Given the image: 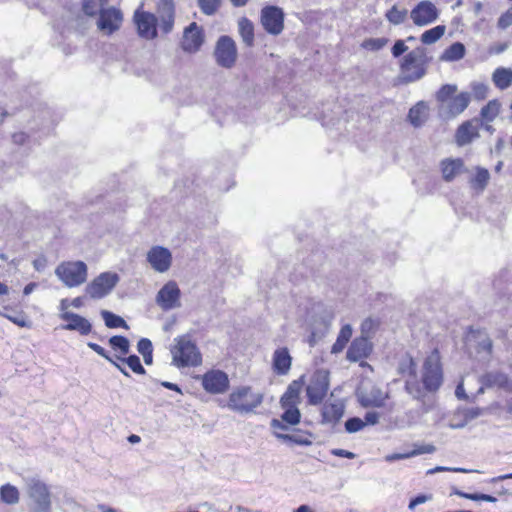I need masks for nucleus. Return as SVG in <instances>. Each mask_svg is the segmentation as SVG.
<instances>
[{
    "label": "nucleus",
    "instance_id": "50",
    "mask_svg": "<svg viewBox=\"0 0 512 512\" xmlns=\"http://www.w3.org/2000/svg\"><path fill=\"white\" fill-rule=\"evenodd\" d=\"M472 95L477 100H483L488 96L489 87L487 84L474 82L471 85Z\"/></svg>",
    "mask_w": 512,
    "mask_h": 512
},
{
    "label": "nucleus",
    "instance_id": "51",
    "mask_svg": "<svg viewBox=\"0 0 512 512\" xmlns=\"http://www.w3.org/2000/svg\"><path fill=\"white\" fill-rule=\"evenodd\" d=\"M365 426H366V423L358 417L349 418L345 422V430L348 433H356V432L362 430Z\"/></svg>",
    "mask_w": 512,
    "mask_h": 512
},
{
    "label": "nucleus",
    "instance_id": "29",
    "mask_svg": "<svg viewBox=\"0 0 512 512\" xmlns=\"http://www.w3.org/2000/svg\"><path fill=\"white\" fill-rule=\"evenodd\" d=\"M303 376L299 378L298 380L292 381L285 393L282 395L280 399L281 406H287V405H298L299 403V396L300 392L303 386Z\"/></svg>",
    "mask_w": 512,
    "mask_h": 512
},
{
    "label": "nucleus",
    "instance_id": "56",
    "mask_svg": "<svg viewBox=\"0 0 512 512\" xmlns=\"http://www.w3.org/2000/svg\"><path fill=\"white\" fill-rule=\"evenodd\" d=\"M376 323L372 318L365 319L361 324V333L362 336H366L368 338L369 334L373 331Z\"/></svg>",
    "mask_w": 512,
    "mask_h": 512
},
{
    "label": "nucleus",
    "instance_id": "20",
    "mask_svg": "<svg viewBox=\"0 0 512 512\" xmlns=\"http://www.w3.org/2000/svg\"><path fill=\"white\" fill-rule=\"evenodd\" d=\"M204 43L203 29L192 22L184 29L181 47L185 52L196 53Z\"/></svg>",
    "mask_w": 512,
    "mask_h": 512
},
{
    "label": "nucleus",
    "instance_id": "64",
    "mask_svg": "<svg viewBox=\"0 0 512 512\" xmlns=\"http://www.w3.org/2000/svg\"><path fill=\"white\" fill-rule=\"evenodd\" d=\"M346 344L347 343H345L344 341H342L341 339H339L337 337L336 342L333 344V346L331 348V353H333V354L340 353L341 351H343V349L345 348Z\"/></svg>",
    "mask_w": 512,
    "mask_h": 512
},
{
    "label": "nucleus",
    "instance_id": "18",
    "mask_svg": "<svg viewBox=\"0 0 512 512\" xmlns=\"http://www.w3.org/2000/svg\"><path fill=\"white\" fill-rule=\"evenodd\" d=\"M388 394L382 391L379 387L370 385L361 386L357 391V398L361 406L367 407H381L384 405Z\"/></svg>",
    "mask_w": 512,
    "mask_h": 512
},
{
    "label": "nucleus",
    "instance_id": "2",
    "mask_svg": "<svg viewBox=\"0 0 512 512\" xmlns=\"http://www.w3.org/2000/svg\"><path fill=\"white\" fill-rule=\"evenodd\" d=\"M263 394L255 392L250 386L235 388L229 395L227 407L240 414L254 412L263 402Z\"/></svg>",
    "mask_w": 512,
    "mask_h": 512
},
{
    "label": "nucleus",
    "instance_id": "10",
    "mask_svg": "<svg viewBox=\"0 0 512 512\" xmlns=\"http://www.w3.org/2000/svg\"><path fill=\"white\" fill-rule=\"evenodd\" d=\"M181 290L175 281H168L158 291L155 301L164 311L173 310L181 306Z\"/></svg>",
    "mask_w": 512,
    "mask_h": 512
},
{
    "label": "nucleus",
    "instance_id": "30",
    "mask_svg": "<svg viewBox=\"0 0 512 512\" xmlns=\"http://www.w3.org/2000/svg\"><path fill=\"white\" fill-rule=\"evenodd\" d=\"M408 118L414 127H420L423 125L428 119L427 104L423 101L418 102L409 110Z\"/></svg>",
    "mask_w": 512,
    "mask_h": 512
},
{
    "label": "nucleus",
    "instance_id": "13",
    "mask_svg": "<svg viewBox=\"0 0 512 512\" xmlns=\"http://www.w3.org/2000/svg\"><path fill=\"white\" fill-rule=\"evenodd\" d=\"M146 260L151 268L158 273H166L172 265V253L163 246H152L146 254Z\"/></svg>",
    "mask_w": 512,
    "mask_h": 512
},
{
    "label": "nucleus",
    "instance_id": "35",
    "mask_svg": "<svg viewBox=\"0 0 512 512\" xmlns=\"http://www.w3.org/2000/svg\"><path fill=\"white\" fill-rule=\"evenodd\" d=\"M501 104L498 100H490L482 107L480 116L484 122H492L500 113Z\"/></svg>",
    "mask_w": 512,
    "mask_h": 512
},
{
    "label": "nucleus",
    "instance_id": "52",
    "mask_svg": "<svg viewBox=\"0 0 512 512\" xmlns=\"http://www.w3.org/2000/svg\"><path fill=\"white\" fill-rule=\"evenodd\" d=\"M387 43V39L385 38H372V39H368V40H365L364 43H363V46L367 49H371V50H379L381 48H383Z\"/></svg>",
    "mask_w": 512,
    "mask_h": 512
},
{
    "label": "nucleus",
    "instance_id": "49",
    "mask_svg": "<svg viewBox=\"0 0 512 512\" xmlns=\"http://www.w3.org/2000/svg\"><path fill=\"white\" fill-rule=\"evenodd\" d=\"M0 315L6 317L7 319H9L11 322H13L14 324H16L19 327H26V328L31 327V322L27 319L26 315L23 312H17L13 315L2 314L0 312Z\"/></svg>",
    "mask_w": 512,
    "mask_h": 512
},
{
    "label": "nucleus",
    "instance_id": "5",
    "mask_svg": "<svg viewBox=\"0 0 512 512\" xmlns=\"http://www.w3.org/2000/svg\"><path fill=\"white\" fill-rule=\"evenodd\" d=\"M427 62L426 51L423 47H417L409 52L403 59L401 69L402 73L410 82L419 80L425 74V64Z\"/></svg>",
    "mask_w": 512,
    "mask_h": 512
},
{
    "label": "nucleus",
    "instance_id": "34",
    "mask_svg": "<svg viewBox=\"0 0 512 512\" xmlns=\"http://www.w3.org/2000/svg\"><path fill=\"white\" fill-rule=\"evenodd\" d=\"M0 498L5 504L15 505L19 502L20 494L15 486L5 484L0 487Z\"/></svg>",
    "mask_w": 512,
    "mask_h": 512
},
{
    "label": "nucleus",
    "instance_id": "6",
    "mask_svg": "<svg viewBox=\"0 0 512 512\" xmlns=\"http://www.w3.org/2000/svg\"><path fill=\"white\" fill-rule=\"evenodd\" d=\"M27 488L32 500L31 512H51L50 493L45 483L32 478L28 480Z\"/></svg>",
    "mask_w": 512,
    "mask_h": 512
},
{
    "label": "nucleus",
    "instance_id": "8",
    "mask_svg": "<svg viewBox=\"0 0 512 512\" xmlns=\"http://www.w3.org/2000/svg\"><path fill=\"white\" fill-rule=\"evenodd\" d=\"M329 372L324 369L317 370L313 373L310 382L306 388L308 402L311 405L320 404L329 390Z\"/></svg>",
    "mask_w": 512,
    "mask_h": 512
},
{
    "label": "nucleus",
    "instance_id": "16",
    "mask_svg": "<svg viewBox=\"0 0 512 512\" xmlns=\"http://www.w3.org/2000/svg\"><path fill=\"white\" fill-rule=\"evenodd\" d=\"M439 12L430 1H421L410 12V17L416 26H426L437 20Z\"/></svg>",
    "mask_w": 512,
    "mask_h": 512
},
{
    "label": "nucleus",
    "instance_id": "63",
    "mask_svg": "<svg viewBox=\"0 0 512 512\" xmlns=\"http://www.w3.org/2000/svg\"><path fill=\"white\" fill-rule=\"evenodd\" d=\"M47 265V260L45 257H39L33 261V267L37 271H43Z\"/></svg>",
    "mask_w": 512,
    "mask_h": 512
},
{
    "label": "nucleus",
    "instance_id": "47",
    "mask_svg": "<svg viewBox=\"0 0 512 512\" xmlns=\"http://www.w3.org/2000/svg\"><path fill=\"white\" fill-rule=\"evenodd\" d=\"M274 435L282 441H289L298 445H310L311 441L303 435L300 434H282L279 432H274Z\"/></svg>",
    "mask_w": 512,
    "mask_h": 512
},
{
    "label": "nucleus",
    "instance_id": "21",
    "mask_svg": "<svg viewBox=\"0 0 512 512\" xmlns=\"http://www.w3.org/2000/svg\"><path fill=\"white\" fill-rule=\"evenodd\" d=\"M468 345L476 350L481 360H489L492 356L493 342L485 331H473L468 335Z\"/></svg>",
    "mask_w": 512,
    "mask_h": 512
},
{
    "label": "nucleus",
    "instance_id": "23",
    "mask_svg": "<svg viewBox=\"0 0 512 512\" xmlns=\"http://www.w3.org/2000/svg\"><path fill=\"white\" fill-rule=\"evenodd\" d=\"M60 317L61 319L68 321L67 324L61 326V329L63 330L78 331L81 335H87L92 330L91 323L79 314L64 312Z\"/></svg>",
    "mask_w": 512,
    "mask_h": 512
},
{
    "label": "nucleus",
    "instance_id": "4",
    "mask_svg": "<svg viewBox=\"0 0 512 512\" xmlns=\"http://www.w3.org/2000/svg\"><path fill=\"white\" fill-rule=\"evenodd\" d=\"M55 274L67 287L80 286L87 279V265L82 261L62 262Z\"/></svg>",
    "mask_w": 512,
    "mask_h": 512
},
{
    "label": "nucleus",
    "instance_id": "60",
    "mask_svg": "<svg viewBox=\"0 0 512 512\" xmlns=\"http://www.w3.org/2000/svg\"><path fill=\"white\" fill-rule=\"evenodd\" d=\"M431 497L430 496H426V495H418L417 497H415L414 499H412L409 503V509H414L417 505L419 504H423L425 502H427L428 500H430Z\"/></svg>",
    "mask_w": 512,
    "mask_h": 512
},
{
    "label": "nucleus",
    "instance_id": "57",
    "mask_svg": "<svg viewBox=\"0 0 512 512\" xmlns=\"http://www.w3.org/2000/svg\"><path fill=\"white\" fill-rule=\"evenodd\" d=\"M436 450L435 446L431 445V444H427V445H422V446H419L418 448L412 450L410 452V455L413 456H416V455H420V454H430V453H433L434 451Z\"/></svg>",
    "mask_w": 512,
    "mask_h": 512
},
{
    "label": "nucleus",
    "instance_id": "3",
    "mask_svg": "<svg viewBox=\"0 0 512 512\" xmlns=\"http://www.w3.org/2000/svg\"><path fill=\"white\" fill-rule=\"evenodd\" d=\"M421 381L423 391L435 392L440 388L443 381V372L437 350L432 351L424 360Z\"/></svg>",
    "mask_w": 512,
    "mask_h": 512
},
{
    "label": "nucleus",
    "instance_id": "22",
    "mask_svg": "<svg viewBox=\"0 0 512 512\" xmlns=\"http://www.w3.org/2000/svg\"><path fill=\"white\" fill-rule=\"evenodd\" d=\"M479 120L472 119L463 122L456 130L455 142L458 146L462 147L470 144L472 141L480 137L479 134Z\"/></svg>",
    "mask_w": 512,
    "mask_h": 512
},
{
    "label": "nucleus",
    "instance_id": "46",
    "mask_svg": "<svg viewBox=\"0 0 512 512\" xmlns=\"http://www.w3.org/2000/svg\"><path fill=\"white\" fill-rule=\"evenodd\" d=\"M197 2L200 10L209 16L214 15L221 5V0H197Z\"/></svg>",
    "mask_w": 512,
    "mask_h": 512
},
{
    "label": "nucleus",
    "instance_id": "36",
    "mask_svg": "<svg viewBox=\"0 0 512 512\" xmlns=\"http://www.w3.org/2000/svg\"><path fill=\"white\" fill-rule=\"evenodd\" d=\"M107 3L108 0H83V11L88 16L97 17Z\"/></svg>",
    "mask_w": 512,
    "mask_h": 512
},
{
    "label": "nucleus",
    "instance_id": "15",
    "mask_svg": "<svg viewBox=\"0 0 512 512\" xmlns=\"http://www.w3.org/2000/svg\"><path fill=\"white\" fill-rule=\"evenodd\" d=\"M399 372L403 375H408L409 379L406 380V391L415 399L423 397V390L416 379V364L414 360L407 356L403 358L399 364Z\"/></svg>",
    "mask_w": 512,
    "mask_h": 512
},
{
    "label": "nucleus",
    "instance_id": "42",
    "mask_svg": "<svg viewBox=\"0 0 512 512\" xmlns=\"http://www.w3.org/2000/svg\"><path fill=\"white\" fill-rule=\"evenodd\" d=\"M285 411L281 416L282 421L289 425H296L300 422L301 413L297 405L281 406Z\"/></svg>",
    "mask_w": 512,
    "mask_h": 512
},
{
    "label": "nucleus",
    "instance_id": "62",
    "mask_svg": "<svg viewBox=\"0 0 512 512\" xmlns=\"http://www.w3.org/2000/svg\"><path fill=\"white\" fill-rule=\"evenodd\" d=\"M412 457V455H410V452L408 453H394V454H389L385 457V460L387 462H393V461H396V460H402V459H408Z\"/></svg>",
    "mask_w": 512,
    "mask_h": 512
},
{
    "label": "nucleus",
    "instance_id": "44",
    "mask_svg": "<svg viewBox=\"0 0 512 512\" xmlns=\"http://www.w3.org/2000/svg\"><path fill=\"white\" fill-rule=\"evenodd\" d=\"M88 347L91 348L93 351H95L98 355L102 356L103 358H105L107 361H109L111 364H113L123 375L125 376H129V373L126 371L125 368H123L121 365H119L116 361H114L107 353L106 351L104 350L103 347H101L100 345L96 344V343H93V342H89L88 344Z\"/></svg>",
    "mask_w": 512,
    "mask_h": 512
},
{
    "label": "nucleus",
    "instance_id": "27",
    "mask_svg": "<svg viewBox=\"0 0 512 512\" xmlns=\"http://www.w3.org/2000/svg\"><path fill=\"white\" fill-rule=\"evenodd\" d=\"M344 404L341 402L326 403L322 408V422L336 424L344 415Z\"/></svg>",
    "mask_w": 512,
    "mask_h": 512
},
{
    "label": "nucleus",
    "instance_id": "33",
    "mask_svg": "<svg viewBox=\"0 0 512 512\" xmlns=\"http://www.w3.org/2000/svg\"><path fill=\"white\" fill-rule=\"evenodd\" d=\"M481 382L488 387H505L508 384V377L501 372H490L482 376Z\"/></svg>",
    "mask_w": 512,
    "mask_h": 512
},
{
    "label": "nucleus",
    "instance_id": "59",
    "mask_svg": "<svg viewBox=\"0 0 512 512\" xmlns=\"http://www.w3.org/2000/svg\"><path fill=\"white\" fill-rule=\"evenodd\" d=\"M351 336H352V327L349 324L344 325L338 334V338L341 339L342 341H344L345 343H348Z\"/></svg>",
    "mask_w": 512,
    "mask_h": 512
},
{
    "label": "nucleus",
    "instance_id": "9",
    "mask_svg": "<svg viewBox=\"0 0 512 512\" xmlns=\"http://www.w3.org/2000/svg\"><path fill=\"white\" fill-rule=\"evenodd\" d=\"M214 57L219 66L227 69L233 67L237 59L235 41L229 36H221L217 40Z\"/></svg>",
    "mask_w": 512,
    "mask_h": 512
},
{
    "label": "nucleus",
    "instance_id": "40",
    "mask_svg": "<svg viewBox=\"0 0 512 512\" xmlns=\"http://www.w3.org/2000/svg\"><path fill=\"white\" fill-rule=\"evenodd\" d=\"M101 316L105 322V325L108 328L123 327L125 329H128V325H127L126 321L122 317H120L110 311H107V310L101 311Z\"/></svg>",
    "mask_w": 512,
    "mask_h": 512
},
{
    "label": "nucleus",
    "instance_id": "31",
    "mask_svg": "<svg viewBox=\"0 0 512 512\" xmlns=\"http://www.w3.org/2000/svg\"><path fill=\"white\" fill-rule=\"evenodd\" d=\"M492 81L498 89H507L512 85V69L505 67L495 69L492 74Z\"/></svg>",
    "mask_w": 512,
    "mask_h": 512
},
{
    "label": "nucleus",
    "instance_id": "54",
    "mask_svg": "<svg viewBox=\"0 0 512 512\" xmlns=\"http://www.w3.org/2000/svg\"><path fill=\"white\" fill-rule=\"evenodd\" d=\"M137 350L141 355L153 352L152 342L147 338H142L137 343Z\"/></svg>",
    "mask_w": 512,
    "mask_h": 512
},
{
    "label": "nucleus",
    "instance_id": "39",
    "mask_svg": "<svg viewBox=\"0 0 512 512\" xmlns=\"http://www.w3.org/2000/svg\"><path fill=\"white\" fill-rule=\"evenodd\" d=\"M408 15V11L405 8L400 9L397 5L392 6L386 12V19L393 25H400L404 23Z\"/></svg>",
    "mask_w": 512,
    "mask_h": 512
},
{
    "label": "nucleus",
    "instance_id": "1",
    "mask_svg": "<svg viewBox=\"0 0 512 512\" xmlns=\"http://www.w3.org/2000/svg\"><path fill=\"white\" fill-rule=\"evenodd\" d=\"M172 364L178 368L196 367L202 363V355L189 335L178 336L171 348Z\"/></svg>",
    "mask_w": 512,
    "mask_h": 512
},
{
    "label": "nucleus",
    "instance_id": "38",
    "mask_svg": "<svg viewBox=\"0 0 512 512\" xmlns=\"http://www.w3.org/2000/svg\"><path fill=\"white\" fill-rule=\"evenodd\" d=\"M446 27L444 25H438L429 30H426L421 35V41L423 44L431 45L437 42L445 33Z\"/></svg>",
    "mask_w": 512,
    "mask_h": 512
},
{
    "label": "nucleus",
    "instance_id": "7",
    "mask_svg": "<svg viewBox=\"0 0 512 512\" xmlns=\"http://www.w3.org/2000/svg\"><path fill=\"white\" fill-rule=\"evenodd\" d=\"M119 281L120 277L117 273L103 272L94 278L85 290L92 299H102L112 292Z\"/></svg>",
    "mask_w": 512,
    "mask_h": 512
},
{
    "label": "nucleus",
    "instance_id": "32",
    "mask_svg": "<svg viewBox=\"0 0 512 512\" xmlns=\"http://www.w3.org/2000/svg\"><path fill=\"white\" fill-rule=\"evenodd\" d=\"M238 30L242 41L249 47L254 44V25L246 17H242L238 21Z\"/></svg>",
    "mask_w": 512,
    "mask_h": 512
},
{
    "label": "nucleus",
    "instance_id": "53",
    "mask_svg": "<svg viewBox=\"0 0 512 512\" xmlns=\"http://www.w3.org/2000/svg\"><path fill=\"white\" fill-rule=\"evenodd\" d=\"M442 471H452V472H458V473H472V472H479L478 470H472V469H465V468H459V467H444V466H437L433 469L428 470V474H434L436 472H442Z\"/></svg>",
    "mask_w": 512,
    "mask_h": 512
},
{
    "label": "nucleus",
    "instance_id": "43",
    "mask_svg": "<svg viewBox=\"0 0 512 512\" xmlns=\"http://www.w3.org/2000/svg\"><path fill=\"white\" fill-rule=\"evenodd\" d=\"M116 358L117 360L126 363L134 373L141 375L146 373V370L142 366L140 358L137 355H130L128 357L116 356Z\"/></svg>",
    "mask_w": 512,
    "mask_h": 512
},
{
    "label": "nucleus",
    "instance_id": "19",
    "mask_svg": "<svg viewBox=\"0 0 512 512\" xmlns=\"http://www.w3.org/2000/svg\"><path fill=\"white\" fill-rule=\"evenodd\" d=\"M203 388L211 394H222L229 387L228 375L220 370H211L202 376Z\"/></svg>",
    "mask_w": 512,
    "mask_h": 512
},
{
    "label": "nucleus",
    "instance_id": "48",
    "mask_svg": "<svg viewBox=\"0 0 512 512\" xmlns=\"http://www.w3.org/2000/svg\"><path fill=\"white\" fill-rule=\"evenodd\" d=\"M457 91L456 85L446 84L443 85L440 90L436 94V99L438 102H441L444 106L453 96V94Z\"/></svg>",
    "mask_w": 512,
    "mask_h": 512
},
{
    "label": "nucleus",
    "instance_id": "58",
    "mask_svg": "<svg viewBox=\"0 0 512 512\" xmlns=\"http://www.w3.org/2000/svg\"><path fill=\"white\" fill-rule=\"evenodd\" d=\"M408 47L405 45L403 40H397L392 47V54L394 57H399L404 52H406Z\"/></svg>",
    "mask_w": 512,
    "mask_h": 512
},
{
    "label": "nucleus",
    "instance_id": "28",
    "mask_svg": "<svg viewBox=\"0 0 512 512\" xmlns=\"http://www.w3.org/2000/svg\"><path fill=\"white\" fill-rule=\"evenodd\" d=\"M292 358L286 348L275 350L273 354V368L279 375H285L291 368Z\"/></svg>",
    "mask_w": 512,
    "mask_h": 512
},
{
    "label": "nucleus",
    "instance_id": "45",
    "mask_svg": "<svg viewBox=\"0 0 512 512\" xmlns=\"http://www.w3.org/2000/svg\"><path fill=\"white\" fill-rule=\"evenodd\" d=\"M109 344L115 350H119L123 355L128 354L130 349L129 340L124 336H112L109 339Z\"/></svg>",
    "mask_w": 512,
    "mask_h": 512
},
{
    "label": "nucleus",
    "instance_id": "24",
    "mask_svg": "<svg viewBox=\"0 0 512 512\" xmlns=\"http://www.w3.org/2000/svg\"><path fill=\"white\" fill-rule=\"evenodd\" d=\"M372 346L366 336H361L353 340L347 350V359L351 362H357L366 358L371 352Z\"/></svg>",
    "mask_w": 512,
    "mask_h": 512
},
{
    "label": "nucleus",
    "instance_id": "25",
    "mask_svg": "<svg viewBox=\"0 0 512 512\" xmlns=\"http://www.w3.org/2000/svg\"><path fill=\"white\" fill-rule=\"evenodd\" d=\"M470 103V94L462 92L452 97L443 107L445 114L449 118L460 115L468 107Z\"/></svg>",
    "mask_w": 512,
    "mask_h": 512
},
{
    "label": "nucleus",
    "instance_id": "14",
    "mask_svg": "<svg viewBox=\"0 0 512 512\" xmlns=\"http://www.w3.org/2000/svg\"><path fill=\"white\" fill-rule=\"evenodd\" d=\"M122 21V12L114 7H108L97 16L96 25L102 34L111 35L120 29Z\"/></svg>",
    "mask_w": 512,
    "mask_h": 512
},
{
    "label": "nucleus",
    "instance_id": "37",
    "mask_svg": "<svg viewBox=\"0 0 512 512\" xmlns=\"http://www.w3.org/2000/svg\"><path fill=\"white\" fill-rule=\"evenodd\" d=\"M489 179H490L489 171L485 168L477 167L476 174L471 179V185L474 189L483 191L486 188V186L489 182Z\"/></svg>",
    "mask_w": 512,
    "mask_h": 512
},
{
    "label": "nucleus",
    "instance_id": "26",
    "mask_svg": "<svg viewBox=\"0 0 512 512\" xmlns=\"http://www.w3.org/2000/svg\"><path fill=\"white\" fill-rule=\"evenodd\" d=\"M443 179L447 182L455 179L456 176L466 171L464 162L460 158H447L441 161Z\"/></svg>",
    "mask_w": 512,
    "mask_h": 512
},
{
    "label": "nucleus",
    "instance_id": "61",
    "mask_svg": "<svg viewBox=\"0 0 512 512\" xmlns=\"http://www.w3.org/2000/svg\"><path fill=\"white\" fill-rule=\"evenodd\" d=\"M379 421V413L375 412V411H371V412H367L365 414V423L366 425H375L377 424Z\"/></svg>",
    "mask_w": 512,
    "mask_h": 512
},
{
    "label": "nucleus",
    "instance_id": "41",
    "mask_svg": "<svg viewBox=\"0 0 512 512\" xmlns=\"http://www.w3.org/2000/svg\"><path fill=\"white\" fill-rule=\"evenodd\" d=\"M465 55V47L460 42L453 43L449 48H447L442 56L444 60L447 61H456L462 59Z\"/></svg>",
    "mask_w": 512,
    "mask_h": 512
},
{
    "label": "nucleus",
    "instance_id": "12",
    "mask_svg": "<svg viewBox=\"0 0 512 512\" xmlns=\"http://www.w3.org/2000/svg\"><path fill=\"white\" fill-rule=\"evenodd\" d=\"M134 22L137 27L138 35L146 40H153L157 37V17L156 15L141 10L134 12Z\"/></svg>",
    "mask_w": 512,
    "mask_h": 512
},
{
    "label": "nucleus",
    "instance_id": "11",
    "mask_svg": "<svg viewBox=\"0 0 512 512\" xmlns=\"http://www.w3.org/2000/svg\"><path fill=\"white\" fill-rule=\"evenodd\" d=\"M261 24L268 34L277 36L284 29V11L278 6H266L261 10Z\"/></svg>",
    "mask_w": 512,
    "mask_h": 512
},
{
    "label": "nucleus",
    "instance_id": "55",
    "mask_svg": "<svg viewBox=\"0 0 512 512\" xmlns=\"http://www.w3.org/2000/svg\"><path fill=\"white\" fill-rule=\"evenodd\" d=\"M510 25H512V9H508L503 15L498 19V27L501 29H506Z\"/></svg>",
    "mask_w": 512,
    "mask_h": 512
},
{
    "label": "nucleus",
    "instance_id": "17",
    "mask_svg": "<svg viewBox=\"0 0 512 512\" xmlns=\"http://www.w3.org/2000/svg\"><path fill=\"white\" fill-rule=\"evenodd\" d=\"M157 27L164 34H169L174 28L175 4L173 0H159L157 4Z\"/></svg>",
    "mask_w": 512,
    "mask_h": 512
}]
</instances>
